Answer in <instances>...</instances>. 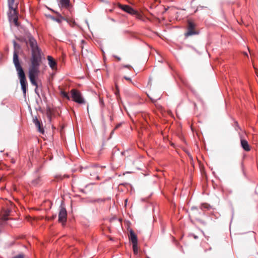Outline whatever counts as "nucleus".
Here are the masks:
<instances>
[{"label": "nucleus", "mask_w": 258, "mask_h": 258, "mask_svg": "<svg viewBox=\"0 0 258 258\" xmlns=\"http://www.w3.org/2000/svg\"><path fill=\"white\" fill-rule=\"evenodd\" d=\"M15 50L13 54V61L17 71L18 76L20 80L21 88L23 91V95L26 96L27 91V82L24 70L21 65L19 58V46H18L16 42L14 43Z\"/></svg>", "instance_id": "nucleus-1"}, {"label": "nucleus", "mask_w": 258, "mask_h": 258, "mask_svg": "<svg viewBox=\"0 0 258 258\" xmlns=\"http://www.w3.org/2000/svg\"><path fill=\"white\" fill-rule=\"evenodd\" d=\"M26 43L30 47L31 51L29 64H41L43 53L36 39L32 36H29Z\"/></svg>", "instance_id": "nucleus-2"}, {"label": "nucleus", "mask_w": 258, "mask_h": 258, "mask_svg": "<svg viewBox=\"0 0 258 258\" xmlns=\"http://www.w3.org/2000/svg\"><path fill=\"white\" fill-rule=\"evenodd\" d=\"M41 64H29L28 76L31 83L36 87L35 90L38 87L36 78L38 76L40 71L39 68Z\"/></svg>", "instance_id": "nucleus-3"}, {"label": "nucleus", "mask_w": 258, "mask_h": 258, "mask_svg": "<svg viewBox=\"0 0 258 258\" xmlns=\"http://www.w3.org/2000/svg\"><path fill=\"white\" fill-rule=\"evenodd\" d=\"M8 3L9 7V19L17 17L18 14V3H15V0H8Z\"/></svg>", "instance_id": "nucleus-4"}, {"label": "nucleus", "mask_w": 258, "mask_h": 258, "mask_svg": "<svg viewBox=\"0 0 258 258\" xmlns=\"http://www.w3.org/2000/svg\"><path fill=\"white\" fill-rule=\"evenodd\" d=\"M71 94V97L72 100L79 103V104H85V101L81 93L77 89H73L70 91Z\"/></svg>", "instance_id": "nucleus-5"}, {"label": "nucleus", "mask_w": 258, "mask_h": 258, "mask_svg": "<svg viewBox=\"0 0 258 258\" xmlns=\"http://www.w3.org/2000/svg\"><path fill=\"white\" fill-rule=\"evenodd\" d=\"M196 25L195 23L191 20H188L187 31L185 33L186 37H189L194 35L199 34L198 31L196 29Z\"/></svg>", "instance_id": "nucleus-6"}, {"label": "nucleus", "mask_w": 258, "mask_h": 258, "mask_svg": "<svg viewBox=\"0 0 258 258\" xmlns=\"http://www.w3.org/2000/svg\"><path fill=\"white\" fill-rule=\"evenodd\" d=\"M103 170V168L99 166H93L89 168V172L91 176H94L99 180L100 179L98 174Z\"/></svg>", "instance_id": "nucleus-7"}, {"label": "nucleus", "mask_w": 258, "mask_h": 258, "mask_svg": "<svg viewBox=\"0 0 258 258\" xmlns=\"http://www.w3.org/2000/svg\"><path fill=\"white\" fill-rule=\"evenodd\" d=\"M85 42V40H81V47L82 48V55L86 58H87L89 60L91 59V58L92 56H93V54L91 52L89 51L87 49L84 50V47L83 46V44Z\"/></svg>", "instance_id": "nucleus-8"}, {"label": "nucleus", "mask_w": 258, "mask_h": 258, "mask_svg": "<svg viewBox=\"0 0 258 258\" xmlns=\"http://www.w3.org/2000/svg\"><path fill=\"white\" fill-rule=\"evenodd\" d=\"M118 7L124 11V12L132 15V13L134 12V9H133L131 7L128 5H121L120 4H118Z\"/></svg>", "instance_id": "nucleus-9"}, {"label": "nucleus", "mask_w": 258, "mask_h": 258, "mask_svg": "<svg viewBox=\"0 0 258 258\" xmlns=\"http://www.w3.org/2000/svg\"><path fill=\"white\" fill-rule=\"evenodd\" d=\"M128 237L133 245L138 244L137 236L133 230H130Z\"/></svg>", "instance_id": "nucleus-10"}, {"label": "nucleus", "mask_w": 258, "mask_h": 258, "mask_svg": "<svg viewBox=\"0 0 258 258\" xmlns=\"http://www.w3.org/2000/svg\"><path fill=\"white\" fill-rule=\"evenodd\" d=\"M240 144L241 147L245 151L248 152L250 150V147L248 142L241 137H240Z\"/></svg>", "instance_id": "nucleus-11"}, {"label": "nucleus", "mask_w": 258, "mask_h": 258, "mask_svg": "<svg viewBox=\"0 0 258 258\" xmlns=\"http://www.w3.org/2000/svg\"><path fill=\"white\" fill-rule=\"evenodd\" d=\"M48 64L49 67L52 69L55 70L56 69L57 63L56 61L53 59V58L51 56H47V57Z\"/></svg>", "instance_id": "nucleus-12"}, {"label": "nucleus", "mask_w": 258, "mask_h": 258, "mask_svg": "<svg viewBox=\"0 0 258 258\" xmlns=\"http://www.w3.org/2000/svg\"><path fill=\"white\" fill-rule=\"evenodd\" d=\"M67 216V211H59L58 220L60 222L63 223L66 221Z\"/></svg>", "instance_id": "nucleus-13"}, {"label": "nucleus", "mask_w": 258, "mask_h": 258, "mask_svg": "<svg viewBox=\"0 0 258 258\" xmlns=\"http://www.w3.org/2000/svg\"><path fill=\"white\" fill-rule=\"evenodd\" d=\"M33 122L35 124L36 126L38 128V131L42 133L43 134L44 133V130L43 127L41 126V122L38 120L37 117H35V118H33Z\"/></svg>", "instance_id": "nucleus-14"}, {"label": "nucleus", "mask_w": 258, "mask_h": 258, "mask_svg": "<svg viewBox=\"0 0 258 258\" xmlns=\"http://www.w3.org/2000/svg\"><path fill=\"white\" fill-rule=\"evenodd\" d=\"M11 211H1L0 214V219L3 221H7L9 220L8 216Z\"/></svg>", "instance_id": "nucleus-15"}, {"label": "nucleus", "mask_w": 258, "mask_h": 258, "mask_svg": "<svg viewBox=\"0 0 258 258\" xmlns=\"http://www.w3.org/2000/svg\"><path fill=\"white\" fill-rule=\"evenodd\" d=\"M132 15H135L136 18L139 20L144 21L143 15L138 11L134 10V12L132 13Z\"/></svg>", "instance_id": "nucleus-16"}, {"label": "nucleus", "mask_w": 258, "mask_h": 258, "mask_svg": "<svg viewBox=\"0 0 258 258\" xmlns=\"http://www.w3.org/2000/svg\"><path fill=\"white\" fill-rule=\"evenodd\" d=\"M60 3L62 6L67 8L69 6V0H60Z\"/></svg>", "instance_id": "nucleus-17"}, {"label": "nucleus", "mask_w": 258, "mask_h": 258, "mask_svg": "<svg viewBox=\"0 0 258 258\" xmlns=\"http://www.w3.org/2000/svg\"><path fill=\"white\" fill-rule=\"evenodd\" d=\"M149 97L153 103L156 102L158 100L160 99V96H155L154 94H152V96H149Z\"/></svg>", "instance_id": "nucleus-18"}, {"label": "nucleus", "mask_w": 258, "mask_h": 258, "mask_svg": "<svg viewBox=\"0 0 258 258\" xmlns=\"http://www.w3.org/2000/svg\"><path fill=\"white\" fill-rule=\"evenodd\" d=\"M60 94L62 97L66 98L68 100H70V97L69 96V94L67 92L61 90L60 91Z\"/></svg>", "instance_id": "nucleus-19"}, {"label": "nucleus", "mask_w": 258, "mask_h": 258, "mask_svg": "<svg viewBox=\"0 0 258 258\" xmlns=\"http://www.w3.org/2000/svg\"><path fill=\"white\" fill-rule=\"evenodd\" d=\"M18 16L13 18L11 19H9V21L11 22H13L16 26H19V23H18Z\"/></svg>", "instance_id": "nucleus-20"}, {"label": "nucleus", "mask_w": 258, "mask_h": 258, "mask_svg": "<svg viewBox=\"0 0 258 258\" xmlns=\"http://www.w3.org/2000/svg\"><path fill=\"white\" fill-rule=\"evenodd\" d=\"M8 204L9 205V207L7 208V210H13L15 208L18 209V207L16 206L15 205H14L13 203H12L10 201L8 202Z\"/></svg>", "instance_id": "nucleus-21"}, {"label": "nucleus", "mask_w": 258, "mask_h": 258, "mask_svg": "<svg viewBox=\"0 0 258 258\" xmlns=\"http://www.w3.org/2000/svg\"><path fill=\"white\" fill-rule=\"evenodd\" d=\"M133 249L135 254L138 253V244L133 245Z\"/></svg>", "instance_id": "nucleus-22"}, {"label": "nucleus", "mask_w": 258, "mask_h": 258, "mask_svg": "<svg viewBox=\"0 0 258 258\" xmlns=\"http://www.w3.org/2000/svg\"><path fill=\"white\" fill-rule=\"evenodd\" d=\"M201 209H210V206L208 204H204L202 205Z\"/></svg>", "instance_id": "nucleus-23"}, {"label": "nucleus", "mask_w": 258, "mask_h": 258, "mask_svg": "<svg viewBox=\"0 0 258 258\" xmlns=\"http://www.w3.org/2000/svg\"><path fill=\"white\" fill-rule=\"evenodd\" d=\"M40 180V178H39V177H38L37 179H36L34 180L33 181V183H34V184H38V183H39V182Z\"/></svg>", "instance_id": "nucleus-24"}, {"label": "nucleus", "mask_w": 258, "mask_h": 258, "mask_svg": "<svg viewBox=\"0 0 258 258\" xmlns=\"http://www.w3.org/2000/svg\"><path fill=\"white\" fill-rule=\"evenodd\" d=\"M59 17H60V18H57V19H55V20L56 22H58V23H60V22H61V20H62V19L65 20V19H64V18H63V17H62V16H59Z\"/></svg>", "instance_id": "nucleus-25"}, {"label": "nucleus", "mask_w": 258, "mask_h": 258, "mask_svg": "<svg viewBox=\"0 0 258 258\" xmlns=\"http://www.w3.org/2000/svg\"><path fill=\"white\" fill-rule=\"evenodd\" d=\"M12 258H24V255L22 254H19L16 256H14Z\"/></svg>", "instance_id": "nucleus-26"}, {"label": "nucleus", "mask_w": 258, "mask_h": 258, "mask_svg": "<svg viewBox=\"0 0 258 258\" xmlns=\"http://www.w3.org/2000/svg\"><path fill=\"white\" fill-rule=\"evenodd\" d=\"M115 87H116V91H115L114 93L116 96H117L119 94V90H118V87L116 85H115Z\"/></svg>", "instance_id": "nucleus-27"}, {"label": "nucleus", "mask_w": 258, "mask_h": 258, "mask_svg": "<svg viewBox=\"0 0 258 258\" xmlns=\"http://www.w3.org/2000/svg\"><path fill=\"white\" fill-rule=\"evenodd\" d=\"M127 199H126L125 200H124V207L125 208H131V207H127Z\"/></svg>", "instance_id": "nucleus-28"}, {"label": "nucleus", "mask_w": 258, "mask_h": 258, "mask_svg": "<svg viewBox=\"0 0 258 258\" xmlns=\"http://www.w3.org/2000/svg\"><path fill=\"white\" fill-rule=\"evenodd\" d=\"M123 68L131 69L132 68V66L130 65H123L122 66Z\"/></svg>", "instance_id": "nucleus-29"}, {"label": "nucleus", "mask_w": 258, "mask_h": 258, "mask_svg": "<svg viewBox=\"0 0 258 258\" xmlns=\"http://www.w3.org/2000/svg\"><path fill=\"white\" fill-rule=\"evenodd\" d=\"M124 79H125L127 81H130L131 82H132L131 79L130 78H129V77L124 76Z\"/></svg>", "instance_id": "nucleus-30"}, {"label": "nucleus", "mask_w": 258, "mask_h": 258, "mask_svg": "<svg viewBox=\"0 0 258 258\" xmlns=\"http://www.w3.org/2000/svg\"><path fill=\"white\" fill-rule=\"evenodd\" d=\"M114 57L118 60V61H120L121 60V58L120 57L117 56H116V55H114Z\"/></svg>", "instance_id": "nucleus-31"}, {"label": "nucleus", "mask_w": 258, "mask_h": 258, "mask_svg": "<svg viewBox=\"0 0 258 258\" xmlns=\"http://www.w3.org/2000/svg\"><path fill=\"white\" fill-rule=\"evenodd\" d=\"M192 235L193 236V237H194V238L195 239H197V238H198V237L197 236H196V235H195L192 234Z\"/></svg>", "instance_id": "nucleus-32"}, {"label": "nucleus", "mask_w": 258, "mask_h": 258, "mask_svg": "<svg viewBox=\"0 0 258 258\" xmlns=\"http://www.w3.org/2000/svg\"><path fill=\"white\" fill-rule=\"evenodd\" d=\"M244 54L245 55H246V56H247V55H247V53L246 52H244Z\"/></svg>", "instance_id": "nucleus-33"}, {"label": "nucleus", "mask_w": 258, "mask_h": 258, "mask_svg": "<svg viewBox=\"0 0 258 258\" xmlns=\"http://www.w3.org/2000/svg\"><path fill=\"white\" fill-rule=\"evenodd\" d=\"M29 210H36L35 209H33V208H30Z\"/></svg>", "instance_id": "nucleus-34"}, {"label": "nucleus", "mask_w": 258, "mask_h": 258, "mask_svg": "<svg viewBox=\"0 0 258 258\" xmlns=\"http://www.w3.org/2000/svg\"><path fill=\"white\" fill-rule=\"evenodd\" d=\"M174 208H176V205L175 204H174Z\"/></svg>", "instance_id": "nucleus-35"}]
</instances>
